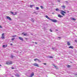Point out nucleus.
I'll use <instances>...</instances> for the list:
<instances>
[{"mask_svg": "<svg viewBox=\"0 0 77 77\" xmlns=\"http://www.w3.org/2000/svg\"><path fill=\"white\" fill-rule=\"evenodd\" d=\"M6 64L7 65H11L12 64V62L11 61H7L6 62Z\"/></svg>", "mask_w": 77, "mask_h": 77, "instance_id": "obj_1", "label": "nucleus"}, {"mask_svg": "<svg viewBox=\"0 0 77 77\" xmlns=\"http://www.w3.org/2000/svg\"><path fill=\"white\" fill-rule=\"evenodd\" d=\"M51 20L52 21V22H54V23H57V20H56L52 19H51Z\"/></svg>", "mask_w": 77, "mask_h": 77, "instance_id": "obj_2", "label": "nucleus"}, {"mask_svg": "<svg viewBox=\"0 0 77 77\" xmlns=\"http://www.w3.org/2000/svg\"><path fill=\"white\" fill-rule=\"evenodd\" d=\"M33 65L34 66H37V67H39V66L38 65V64L35 63L33 64Z\"/></svg>", "mask_w": 77, "mask_h": 77, "instance_id": "obj_3", "label": "nucleus"}, {"mask_svg": "<svg viewBox=\"0 0 77 77\" xmlns=\"http://www.w3.org/2000/svg\"><path fill=\"white\" fill-rule=\"evenodd\" d=\"M6 18H7V19H8V20H10V21H11V20H12V19H11V17H10L9 16H7L6 17Z\"/></svg>", "mask_w": 77, "mask_h": 77, "instance_id": "obj_4", "label": "nucleus"}, {"mask_svg": "<svg viewBox=\"0 0 77 77\" xmlns=\"http://www.w3.org/2000/svg\"><path fill=\"white\" fill-rule=\"evenodd\" d=\"M34 60V61H36V60H37V61H38V62H41V61L38 59H35Z\"/></svg>", "mask_w": 77, "mask_h": 77, "instance_id": "obj_5", "label": "nucleus"}, {"mask_svg": "<svg viewBox=\"0 0 77 77\" xmlns=\"http://www.w3.org/2000/svg\"><path fill=\"white\" fill-rule=\"evenodd\" d=\"M34 75V73L32 72L31 75H30L29 77H33V76Z\"/></svg>", "mask_w": 77, "mask_h": 77, "instance_id": "obj_6", "label": "nucleus"}, {"mask_svg": "<svg viewBox=\"0 0 77 77\" xmlns=\"http://www.w3.org/2000/svg\"><path fill=\"white\" fill-rule=\"evenodd\" d=\"M10 13L11 14H12V15H16V14H17V12H15V14H14V12L12 11Z\"/></svg>", "mask_w": 77, "mask_h": 77, "instance_id": "obj_7", "label": "nucleus"}, {"mask_svg": "<svg viewBox=\"0 0 77 77\" xmlns=\"http://www.w3.org/2000/svg\"><path fill=\"white\" fill-rule=\"evenodd\" d=\"M15 75L16 77H20V75L18 74H15Z\"/></svg>", "mask_w": 77, "mask_h": 77, "instance_id": "obj_8", "label": "nucleus"}, {"mask_svg": "<svg viewBox=\"0 0 77 77\" xmlns=\"http://www.w3.org/2000/svg\"><path fill=\"white\" fill-rule=\"evenodd\" d=\"M45 17L47 18L48 19V20H51V18H49V17H48V16H45Z\"/></svg>", "mask_w": 77, "mask_h": 77, "instance_id": "obj_9", "label": "nucleus"}, {"mask_svg": "<svg viewBox=\"0 0 77 77\" xmlns=\"http://www.w3.org/2000/svg\"><path fill=\"white\" fill-rule=\"evenodd\" d=\"M2 39H4V38H5V37L4 36V33H3L2 34Z\"/></svg>", "mask_w": 77, "mask_h": 77, "instance_id": "obj_10", "label": "nucleus"}, {"mask_svg": "<svg viewBox=\"0 0 77 77\" xmlns=\"http://www.w3.org/2000/svg\"><path fill=\"white\" fill-rule=\"evenodd\" d=\"M58 17H59V18H61V17H63V16L60 15V14H58Z\"/></svg>", "mask_w": 77, "mask_h": 77, "instance_id": "obj_11", "label": "nucleus"}, {"mask_svg": "<svg viewBox=\"0 0 77 77\" xmlns=\"http://www.w3.org/2000/svg\"><path fill=\"white\" fill-rule=\"evenodd\" d=\"M19 38L21 41H23V39L22 37H19Z\"/></svg>", "mask_w": 77, "mask_h": 77, "instance_id": "obj_12", "label": "nucleus"}, {"mask_svg": "<svg viewBox=\"0 0 77 77\" xmlns=\"http://www.w3.org/2000/svg\"><path fill=\"white\" fill-rule=\"evenodd\" d=\"M69 48H72V49H73L74 47L72 46H70L69 47Z\"/></svg>", "mask_w": 77, "mask_h": 77, "instance_id": "obj_13", "label": "nucleus"}, {"mask_svg": "<svg viewBox=\"0 0 77 77\" xmlns=\"http://www.w3.org/2000/svg\"><path fill=\"white\" fill-rule=\"evenodd\" d=\"M61 12H62L63 13H64V14H66V12H65L64 11H63V10H62L61 11Z\"/></svg>", "mask_w": 77, "mask_h": 77, "instance_id": "obj_14", "label": "nucleus"}, {"mask_svg": "<svg viewBox=\"0 0 77 77\" xmlns=\"http://www.w3.org/2000/svg\"><path fill=\"white\" fill-rule=\"evenodd\" d=\"M2 47H7V45H4L2 46Z\"/></svg>", "mask_w": 77, "mask_h": 77, "instance_id": "obj_15", "label": "nucleus"}, {"mask_svg": "<svg viewBox=\"0 0 77 77\" xmlns=\"http://www.w3.org/2000/svg\"><path fill=\"white\" fill-rule=\"evenodd\" d=\"M61 14H62L63 16H65V14H64L63 13H62V12H61Z\"/></svg>", "mask_w": 77, "mask_h": 77, "instance_id": "obj_16", "label": "nucleus"}, {"mask_svg": "<svg viewBox=\"0 0 77 77\" xmlns=\"http://www.w3.org/2000/svg\"><path fill=\"white\" fill-rule=\"evenodd\" d=\"M67 45H70V42H67Z\"/></svg>", "mask_w": 77, "mask_h": 77, "instance_id": "obj_17", "label": "nucleus"}, {"mask_svg": "<svg viewBox=\"0 0 77 77\" xmlns=\"http://www.w3.org/2000/svg\"><path fill=\"white\" fill-rule=\"evenodd\" d=\"M36 9H37V10H39V7H36Z\"/></svg>", "mask_w": 77, "mask_h": 77, "instance_id": "obj_18", "label": "nucleus"}, {"mask_svg": "<svg viewBox=\"0 0 77 77\" xmlns=\"http://www.w3.org/2000/svg\"><path fill=\"white\" fill-rule=\"evenodd\" d=\"M62 7L63 9H65V5H63L62 6Z\"/></svg>", "mask_w": 77, "mask_h": 77, "instance_id": "obj_19", "label": "nucleus"}, {"mask_svg": "<svg viewBox=\"0 0 77 77\" xmlns=\"http://www.w3.org/2000/svg\"><path fill=\"white\" fill-rule=\"evenodd\" d=\"M72 20H73L74 21H75L76 20V19L74 18H72Z\"/></svg>", "mask_w": 77, "mask_h": 77, "instance_id": "obj_20", "label": "nucleus"}, {"mask_svg": "<svg viewBox=\"0 0 77 77\" xmlns=\"http://www.w3.org/2000/svg\"><path fill=\"white\" fill-rule=\"evenodd\" d=\"M49 57L50 59H53V57L51 56Z\"/></svg>", "mask_w": 77, "mask_h": 77, "instance_id": "obj_21", "label": "nucleus"}, {"mask_svg": "<svg viewBox=\"0 0 77 77\" xmlns=\"http://www.w3.org/2000/svg\"><path fill=\"white\" fill-rule=\"evenodd\" d=\"M56 11H59V8H57L56 9Z\"/></svg>", "mask_w": 77, "mask_h": 77, "instance_id": "obj_22", "label": "nucleus"}, {"mask_svg": "<svg viewBox=\"0 0 77 77\" xmlns=\"http://www.w3.org/2000/svg\"><path fill=\"white\" fill-rule=\"evenodd\" d=\"M40 7H41V9H44V7H43V6H40Z\"/></svg>", "mask_w": 77, "mask_h": 77, "instance_id": "obj_23", "label": "nucleus"}, {"mask_svg": "<svg viewBox=\"0 0 77 77\" xmlns=\"http://www.w3.org/2000/svg\"><path fill=\"white\" fill-rule=\"evenodd\" d=\"M61 37H59L57 38V39H60Z\"/></svg>", "mask_w": 77, "mask_h": 77, "instance_id": "obj_24", "label": "nucleus"}, {"mask_svg": "<svg viewBox=\"0 0 77 77\" xmlns=\"http://www.w3.org/2000/svg\"><path fill=\"white\" fill-rule=\"evenodd\" d=\"M55 66V68H56V69H58V67H57L56 66Z\"/></svg>", "mask_w": 77, "mask_h": 77, "instance_id": "obj_25", "label": "nucleus"}, {"mask_svg": "<svg viewBox=\"0 0 77 77\" xmlns=\"http://www.w3.org/2000/svg\"><path fill=\"white\" fill-rule=\"evenodd\" d=\"M33 5H30V8H32V7H33Z\"/></svg>", "mask_w": 77, "mask_h": 77, "instance_id": "obj_26", "label": "nucleus"}, {"mask_svg": "<svg viewBox=\"0 0 77 77\" xmlns=\"http://www.w3.org/2000/svg\"><path fill=\"white\" fill-rule=\"evenodd\" d=\"M15 39V38H11V41H14Z\"/></svg>", "mask_w": 77, "mask_h": 77, "instance_id": "obj_27", "label": "nucleus"}, {"mask_svg": "<svg viewBox=\"0 0 77 77\" xmlns=\"http://www.w3.org/2000/svg\"><path fill=\"white\" fill-rule=\"evenodd\" d=\"M31 21H32V22H34V20L33 19H31Z\"/></svg>", "mask_w": 77, "mask_h": 77, "instance_id": "obj_28", "label": "nucleus"}, {"mask_svg": "<svg viewBox=\"0 0 77 77\" xmlns=\"http://www.w3.org/2000/svg\"><path fill=\"white\" fill-rule=\"evenodd\" d=\"M23 35H24V36H26V35H27V34H24Z\"/></svg>", "mask_w": 77, "mask_h": 77, "instance_id": "obj_29", "label": "nucleus"}, {"mask_svg": "<svg viewBox=\"0 0 77 77\" xmlns=\"http://www.w3.org/2000/svg\"><path fill=\"white\" fill-rule=\"evenodd\" d=\"M50 32H52V30L51 29H50Z\"/></svg>", "mask_w": 77, "mask_h": 77, "instance_id": "obj_30", "label": "nucleus"}, {"mask_svg": "<svg viewBox=\"0 0 77 77\" xmlns=\"http://www.w3.org/2000/svg\"><path fill=\"white\" fill-rule=\"evenodd\" d=\"M15 36H15V35H14L13 36V38H14V37H15Z\"/></svg>", "mask_w": 77, "mask_h": 77, "instance_id": "obj_31", "label": "nucleus"}, {"mask_svg": "<svg viewBox=\"0 0 77 77\" xmlns=\"http://www.w3.org/2000/svg\"><path fill=\"white\" fill-rule=\"evenodd\" d=\"M66 3H68V1H65Z\"/></svg>", "mask_w": 77, "mask_h": 77, "instance_id": "obj_32", "label": "nucleus"}, {"mask_svg": "<svg viewBox=\"0 0 77 77\" xmlns=\"http://www.w3.org/2000/svg\"><path fill=\"white\" fill-rule=\"evenodd\" d=\"M0 28H2V26H1L0 25Z\"/></svg>", "mask_w": 77, "mask_h": 77, "instance_id": "obj_33", "label": "nucleus"}, {"mask_svg": "<svg viewBox=\"0 0 77 77\" xmlns=\"http://www.w3.org/2000/svg\"><path fill=\"white\" fill-rule=\"evenodd\" d=\"M13 57H14V56H12V55L11 56V58H13Z\"/></svg>", "mask_w": 77, "mask_h": 77, "instance_id": "obj_34", "label": "nucleus"}, {"mask_svg": "<svg viewBox=\"0 0 77 77\" xmlns=\"http://www.w3.org/2000/svg\"><path fill=\"white\" fill-rule=\"evenodd\" d=\"M75 42H77V40H75Z\"/></svg>", "mask_w": 77, "mask_h": 77, "instance_id": "obj_35", "label": "nucleus"}, {"mask_svg": "<svg viewBox=\"0 0 77 77\" xmlns=\"http://www.w3.org/2000/svg\"><path fill=\"white\" fill-rule=\"evenodd\" d=\"M68 67H70V65H68Z\"/></svg>", "mask_w": 77, "mask_h": 77, "instance_id": "obj_36", "label": "nucleus"}, {"mask_svg": "<svg viewBox=\"0 0 77 77\" xmlns=\"http://www.w3.org/2000/svg\"><path fill=\"white\" fill-rule=\"evenodd\" d=\"M57 2H60V1H59V0H57Z\"/></svg>", "mask_w": 77, "mask_h": 77, "instance_id": "obj_37", "label": "nucleus"}, {"mask_svg": "<svg viewBox=\"0 0 77 77\" xmlns=\"http://www.w3.org/2000/svg\"><path fill=\"white\" fill-rule=\"evenodd\" d=\"M43 64L44 65H47V64L46 63H44Z\"/></svg>", "mask_w": 77, "mask_h": 77, "instance_id": "obj_38", "label": "nucleus"}, {"mask_svg": "<svg viewBox=\"0 0 77 77\" xmlns=\"http://www.w3.org/2000/svg\"><path fill=\"white\" fill-rule=\"evenodd\" d=\"M52 49H53V50H54V48H52Z\"/></svg>", "mask_w": 77, "mask_h": 77, "instance_id": "obj_39", "label": "nucleus"}, {"mask_svg": "<svg viewBox=\"0 0 77 77\" xmlns=\"http://www.w3.org/2000/svg\"><path fill=\"white\" fill-rule=\"evenodd\" d=\"M35 44H37V42H35Z\"/></svg>", "mask_w": 77, "mask_h": 77, "instance_id": "obj_40", "label": "nucleus"}, {"mask_svg": "<svg viewBox=\"0 0 77 77\" xmlns=\"http://www.w3.org/2000/svg\"><path fill=\"white\" fill-rule=\"evenodd\" d=\"M10 45H12V43H11L10 44Z\"/></svg>", "mask_w": 77, "mask_h": 77, "instance_id": "obj_41", "label": "nucleus"}, {"mask_svg": "<svg viewBox=\"0 0 77 77\" xmlns=\"http://www.w3.org/2000/svg\"><path fill=\"white\" fill-rule=\"evenodd\" d=\"M52 14H54V13H52Z\"/></svg>", "mask_w": 77, "mask_h": 77, "instance_id": "obj_42", "label": "nucleus"}, {"mask_svg": "<svg viewBox=\"0 0 77 77\" xmlns=\"http://www.w3.org/2000/svg\"><path fill=\"white\" fill-rule=\"evenodd\" d=\"M12 69H14V67H12Z\"/></svg>", "mask_w": 77, "mask_h": 77, "instance_id": "obj_43", "label": "nucleus"}, {"mask_svg": "<svg viewBox=\"0 0 77 77\" xmlns=\"http://www.w3.org/2000/svg\"><path fill=\"white\" fill-rule=\"evenodd\" d=\"M2 66V65L1 64H0V66Z\"/></svg>", "mask_w": 77, "mask_h": 77, "instance_id": "obj_44", "label": "nucleus"}, {"mask_svg": "<svg viewBox=\"0 0 77 77\" xmlns=\"http://www.w3.org/2000/svg\"><path fill=\"white\" fill-rule=\"evenodd\" d=\"M56 31H57L58 30H57V29H56Z\"/></svg>", "mask_w": 77, "mask_h": 77, "instance_id": "obj_45", "label": "nucleus"}, {"mask_svg": "<svg viewBox=\"0 0 77 77\" xmlns=\"http://www.w3.org/2000/svg\"><path fill=\"white\" fill-rule=\"evenodd\" d=\"M11 77H14V76H12Z\"/></svg>", "mask_w": 77, "mask_h": 77, "instance_id": "obj_46", "label": "nucleus"}, {"mask_svg": "<svg viewBox=\"0 0 77 77\" xmlns=\"http://www.w3.org/2000/svg\"><path fill=\"white\" fill-rule=\"evenodd\" d=\"M7 77V76H6V75L5 76V77Z\"/></svg>", "mask_w": 77, "mask_h": 77, "instance_id": "obj_47", "label": "nucleus"}]
</instances>
